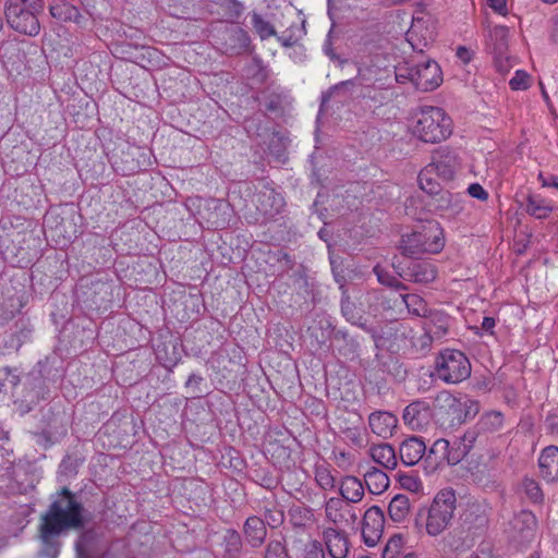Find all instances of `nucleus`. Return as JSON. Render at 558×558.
Instances as JSON below:
<instances>
[{
    "label": "nucleus",
    "mask_w": 558,
    "mask_h": 558,
    "mask_svg": "<svg viewBox=\"0 0 558 558\" xmlns=\"http://www.w3.org/2000/svg\"><path fill=\"white\" fill-rule=\"evenodd\" d=\"M52 501L47 511L40 517V524L45 525V534H63L70 530H82L89 518L76 495L68 487H62L51 496Z\"/></svg>",
    "instance_id": "1"
},
{
    "label": "nucleus",
    "mask_w": 558,
    "mask_h": 558,
    "mask_svg": "<svg viewBox=\"0 0 558 558\" xmlns=\"http://www.w3.org/2000/svg\"><path fill=\"white\" fill-rule=\"evenodd\" d=\"M456 508V492L452 488H444L436 494L427 511L420 510L415 523L418 525L421 519H425L426 532L432 536H437L450 524Z\"/></svg>",
    "instance_id": "2"
},
{
    "label": "nucleus",
    "mask_w": 558,
    "mask_h": 558,
    "mask_svg": "<svg viewBox=\"0 0 558 558\" xmlns=\"http://www.w3.org/2000/svg\"><path fill=\"white\" fill-rule=\"evenodd\" d=\"M445 246L444 231L438 223L423 226L421 230L401 238V254L410 258H420L423 254H437Z\"/></svg>",
    "instance_id": "3"
},
{
    "label": "nucleus",
    "mask_w": 558,
    "mask_h": 558,
    "mask_svg": "<svg viewBox=\"0 0 558 558\" xmlns=\"http://www.w3.org/2000/svg\"><path fill=\"white\" fill-rule=\"evenodd\" d=\"M413 134L425 143H439L451 134V119L438 107H424L416 114Z\"/></svg>",
    "instance_id": "4"
},
{
    "label": "nucleus",
    "mask_w": 558,
    "mask_h": 558,
    "mask_svg": "<svg viewBox=\"0 0 558 558\" xmlns=\"http://www.w3.org/2000/svg\"><path fill=\"white\" fill-rule=\"evenodd\" d=\"M252 202L255 206L254 213L246 214V220L254 225H265L278 216L284 205V198L268 182H263L256 189Z\"/></svg>",
    "instance_id": "5"
},
{
    "label": "nucleus",
    "mask_w": 558,
    "mask_h": 558,
    "mask_svg": "<svg viewBox=\"0 0 558 558\" xmlns=\"http://www.w3.org/2000/svg\"><path fill=\"white\" fill-rule=\"evenodd\" d=\"M437 377L446 384H459L471 376V363L459 350H444L435 361Z\"/></svg>",
    "instance_id": "6"
},
{
    "label": "nucleus",
    "mask_w": 558,
    "mask_h": 558,
    "mask_svg": "<svg viewBox=\"0 0 558 558\" xmlns=\"http://www.w3.org/2000/svg\"><path fill=\"white\" fill-rule=\"evenodd\" d=\"M49 379L44 376L43 366L33 368L22 380V387L16 392L21 405L25 412H29L41 400L49 397Z\"/></svg>",
    "instance_id": "7"
},
{
    "label": "nucleus",
    "mask_w": 558,
    "mask_h": 558,
    "mask_svg": "<svg viewBox=\"0 0 558 558\" xmlns=\"http://www.w3.org/2000/svg\"><path fill=\"white\" fill-rule=\"evenodd\" d=\"M39 14L41 13L25 8L17 2L5 1L4 3V16L8 25L13 31L23 35L35 37L39 34Z\"/></svg>",
    "instance_id": "8"
},
{
    "label": "nucleus",
    "mask_w": 558,
    "mask_h": 558,
    "mask_svg": "<svg viewBox=\"0 0 558 558\" xmlns=\"http://www.w3.org/2000/svg\"><path fill=\"white\" fill-rule=\"evenodd\" d=\"M217 41L223 53L240 56L251 51V38L243 28L231 25L218 32Z\"/></svg>",
    "instance_id": "9"
},
{
    "label": "nucleus",
    "mask_w": 558,
    "mask_h": 558,
    "mask_svg": "<svg viewBox=\"0 0 558 558\" xmlns=\"http://www.w3.org/2000/svg\"><path fill=\"white\" fill-rule=\"evenodd\" d=\"M490 508L485 502H473L462 514V527L472 536H483L489 524Z\"/></svg>",
    "instance_id": "10"
},
{
    "label": "nucleus",
    "mask_w": 558,
    "mask_h": 558,
    "mask_svg": "<svg viewBox=\"0 0 558 558\" xmlns=\"http://www.w3.org/2000/svg\"><path fill=\"white\" fill-rule=\"evenodd\" d=\"M357 86L375 88H389L392 81V71L387 68H380L377 64L362 63L357 66V73L354 77Z\"/></svg>",
    "instance_id": "11"
},
{
    "label": "nucleus",
    "mask_w": 558,
    "mask_h": 558,
    "mask_svg": "<svg viewBox=\"0 0 558 558\" xmlns=\"http://www.w3.org/2000/svg\"><path fill=\"white\" fill-rule=\"evenodd\" d=\"M433 408L435 414L440 418H445L450 426L462 422V401L449 391L438 392L434 399Z\"/></svg>",
    "instance_id": "12"
},
{
    "label": "nucleus",
    "mask_w": 558,
    "mask_h": 558,
    "mask_svg": "<svg viewBox=\"0 0 558 558\" xmlns=\"http://www.w3.org/2000/svg\"><path fill=\"white\" fill-rule=\"evenodd\" d=\"M434 416V408L422 399H417L403 410V422L413 430L426 428Z\"/></svg>",
    "instance_id": "13"
},
{
    "label": "nucleus",
    "mask_w": 558,
    "mask_h": 558,
    "mask_svg": "<svg viewBox=\"0 0 558 558\" xmlns=\"http://www.w3.org/2000/svg\"><path fill=\"white\" fill-rule=\"evenodd\" d=\"M385 526L384 511L378 506L368 508L363 517L362 537L364 543L373 547L381 538Z\"/></svg>",
    "instance_id": "14"
},
{
    "label": "nucleus",
    "mask_w": 558,
    "mask_h": 558,
    "mask_svg": "<svg viewBox=\"0 0 558 558\" xmlns=\"http://www.w3.org/2000/svg\"><path fill=\"white\" fill-rule=\"evenodd\" d=\"M414 86L423 92L437 88L442 82V73L439 64L434 60L415 63Z\"/></svg>",
    "instance_id": "15"
},
{
    "label": "nucleus",
    "mask_w": 558,
    "mask_h": 558,
    "mask_svg": "<svg viewBox=\"0 0 558 558\" xmlns=\"http://www.w3.org/2000/svg\"><path fill=\"white\" fill-rule=\"evenodd\" d=\"M537 520L535 515L527 510H522L510 521V537L519 545L530 543L535 533Z\"/></svg>",
    "instance_id": "16"
},
{
    "label": "nucleus",
    "mask_w": 558,
    "mask_h": 558,
    "mask_svg": "<svg viewBox=\"0 0 558 558\" xmlns=\"http://www.w3.org/2000/svg\"><path fill=\"white\" fill-rule=\"evenodd\" d=\"M427 166L433 167L440 179L450 181L459 167L458 156L449 147H440L433 153L432 161Z\"/></svg>",
    "instance_id": "17"
},
{
    "label": "nucleus",
    "mask_w": 558,
    "mask_h": 558,
    "mask_svg": "<svg viewBox=\"0 0 558 558\" xmlns=\"http://www.w3.org/2000/svg\"><path fill=\"white\" fill-rule=\"evenodd\" d=\"M323 539L331 558H347L350 542L344 531L327 527L323 532Z\"/></svg>",
    "instance_id": "18"
},
{
    "label": "nucleus",
    "mask_w": 558,
    "mask_h": 558,
    "mask_svg": "<svg viewBox=\"0 0 558 558\" xmlns=\"http://www.w3.org/2000/svg\"><path fill=\"white\" fill-rule=\"evenodd\" d=\"M244 542L253 549L262 547L267 537L265 521L257 515H250L242 529Z\"/></svg>",
    "instance_id": "19"
},
{
    "label": "nucleus",
    "mask_w": 558,
    "mask_h": 558,
    "mask_svg": "<svg viewBox=\"0 0 558 558\" xmlns=\"http://www.w3.org/2000/svg\"><path fill=\"white\" fill-rule=\"evenodd\" d=\"M426 451V445L421 437L412 436L403 440L399 448V457L401 462L407 466L418 463Z\"/></svg>",
    "instance_id": "20"
},
{
    "label": "nucleus",
    "mask_w": 558,
    "mask_h": 558,
    "mask_svg": "<svg viewBox=\"0 0 558 558\" xmlns=\"http://www.w3.org/2000/svg\"><path fill=\"white\" fill-rule=\"evenodd\" d=\"M340 289L342 291L340 302L342 316L352 325H356L368 332L373 331L365 323H362L364 310L362 308L361 303L352 300L343 284H341Z\"/></svg>",
    "instance_id": "21"
},
{
    "label": "nucleus",
    "mask_w": 558,
    "mask_h": 558,
    "mask_svg": "<svg viewBox=\"0 0 558 558\" xmlns=\"http://www.w3.org/2000/svg\"><path fill=\"white\" fill-rule=\"evenodd\" d=\"M541 476L548 483L558 481V447L544 448L538 458Z\"/></svg>",
    "instance_id": "22"
},
{
    "label": "nucleus",
    "mask_w": 558,
    "mask_h": 558,
    "mask_svg": "<svg viewBox=\"0 0 558 558\" xmlns=\"http://www.w3.org/2000/svg\"><path fill=\"white\" fill-rule=\"evenodd\" d=\"M368 424L374 434L383 438H388L392 436V432L398 424V418L390 412L378 411L369 415Z\"/></svg>",
    "instance_id": "23"
},
{
    "label": "nucleus",
    "mask_w": 558,
    "mask_h": 558,
    "mask_svg": "<svg viewBox=\"0 0 558 558\" xmlns=\"http://www.w3.org/2000/svg\"><path fill=\"white\" fill-rule=\"evenodd\" d=\"M404 279L416 283H429L437 277L435 266L427 262H412L404 270Z\"/></svg>",
    "instance_id": "24"
},
{
    "label": "nucleus",
    "mask_w": 558,
    "mask_h": 558,
    "mask_svg": "<svg viewBox=\"0 0 558 558\" xmlns=\"http://www.w3.org/2000/svg\"><path fill=\"white\" fill-rule=\"evenodd\" d=\"M448 448V440L439 438L434 441L432 447L425 451L424 465L427 473H433L437 469L446 465V452Z\"/></svg>",
    "instance_id": "25"
},
{
    "label": "nucleus",
    "mask_w": 558,
    "mask_h": 558,
    "mask_svg": "<svg viewBox=\"0 0 558 558\" xmlns=\"http://www.w3.org/2000/svg\"><path fill=\"white\" fill-rule=\"evenodd\" d=\"M436 172L433 167L426 166L421 170L417 177L420 187L429 195H440V199L449 202L451 195L448 191H442L439 182L433 177Z\"/></svg>",
    "instance_id": "26"
},
{
    "label": "nucleus",
    "mask_w": 558,
    "mask_h": 558,
    "mask_svg": "<svg viewBox=\"0 0 558 558\" xmlns=\"http://www.w3.org/2000/svg\"><path fill=\"white\" fill-rule=\"evenodd\" d=\"M426 318L428 320L426 323L425 329H426V333L430 338L440 339L447 333L448 327H449V316L448 315H446L442 312L430 311L427 314Z\"/></svg>",
    "instance_id": "27"
},
{
    "label": "nucleus",
    "mask_w": 558,
    "mask_h": 558,
    "mask_svg": "<svg viewBox=\"0 0 558 558\" xmlns=\"http://www.w3.org/2000/svg\"><path fill=\"white\" fill-rule=\"evenodd\" d=\"M372 459L388 470H393L398 464L395 448L389 444H379L371 448Z\"/></svg>",
    "instance_id": "28"
},
{
    "label": "nucleus",
    "mask_w": 558,
    "mask_h": 558,
    "mask_svg": "<svg viewBox=\"0 0 558 558\" xmlns=\"http://www.w3.org/2000/svg\"><path fill=\"white\" fill-rule=\"evenodd\" d=\"M340 494L349 502H359L364 496V485L355 476H344L341 481Z\"/></svg>",
    "instance_id": "29"
},
{
    "label": "nucleus",
    "mask_w": 558,
    "mask_h": 558,
    "mask_svg": "<svg viewBox=\"0 0 558 558\" xmlns=\"http://www.w3.org/2000/svg\"><path fill=\"white\" fill-rule=\"evenodd\" d=\"M364 483L371 494L379 495L389 487V477L383 470L371 468L364 474Z\"/></svg>",
    "instance_id": "30"
},
{
    "label": "nucleus",
    "mask_w": 558,
    "mask_h": 558,
    "mask_svg": "<svg viewBox=\"0 0 558 558\" xmlns=\"http://www.w3.org/2000/svg\"><path fill=\"white\" fill-rule=\"evenodd\" d=\"M410 513V500L407 495H396L388 505L389 518L397 523L403 522Z\"/></svg>",
    "instance_id": "31"
},
{
    "label": "nucleus",
    "mask_w": 558,
    "mask_h": 558,
    "mask_svg": "<svg viewBox=\"0 0 558 558\" xmlns=\"http://www.w3.org/2000/svg\"><path fill=\"white\" fill-rule=\"evenodd\" d=\"M52 17L62 22H80L82 14L78 9L69 2H57L49 7Z\"/></svg>",
    "instance_id": "32"
},
{
    "label": "nucleus",
    "mask_w": 558,
    "mask_h": 558,
    "mask_svg": "<svg viewBox=\"0 0 558 558\" xmlns=\"http://www.w3.org/2000/svg\"><path fill=\"white\" fill-rule=\"evenodd\" d=\"M39 538L43 547L39 555L44 558H57L60 553L61 542L58 539L61 534H45V525L39 524Z\"/></svg>",
    "instance_id": "33"
},
{
    "label": "nucleus",
    "mask_w": 558,
    "mask_h": 558,
    "mask_svg": "<svg viewBox=\"0 0 558 558\" xmlns=\"http://www.w3.org/2000/svg\"><path fill=\"white\" fill-rule=\"evenodd\" d=\"M357 86L355 78L345 80L339 82L331 87H329L326 92L322 94L320 109L319 112L323 111L324 106L335 96H350L354 87Z\"/></svg>",
    "instance_id": "34"
},
{
    "label": "nucleus",
    "mask_w": 558,
    "mask_h": 558,
    "mask_svg": "<svg viewBox=\"0 0 558 558\" xmlns=\"http://www.w3.org/2000/svg\"><path fill=\"white\" fill-rule=\"evenodd\" d=\"M289 138L281 132H272L269 136L267 148L269 154L278 161L287 160V147Z\"/></svg>",
    "instance_id": "35"
},
{
    "label": "nucleus",
    "mask_w": 558,
    "mask_h": 558,
    "mask_svg": "<svg viewBox=\"0 0 558 558\" xmlns=\"http://www.w3.org/2000/svg\"><path fill=\"white\" fill-rule=\"evenodd\" d=\"M20 381L21 378L17 374V368H11L9 366L0 367V393L11 391L13 396H16V392L20 391Z\"/></svg>",
    "instance_id": "36"
},
{
    "label": "nucleus",
    "mask_w": 558,
    "mask_h": 558,
    "mask_svg": "<svg viewBox=\"0 0 558 558\" xmlns=\"http://www.w3.org/2000/svg\"><path fill=\"white\" fill-rule=\"evenodd\" d=\"M222 545L225 553L230 558L239 557L243 548V539L241 534L234 529L226 530L222 537Z\"/></svg>",
    "instance_id": "37"
},
{
    "label": "nucleus",
    "mask_w": 558,
    "mask_h": 558,
    "mask_svg": "<svg viewBox=\"0 0 558 558\" xmlns=\"http://www.w3.org/2000/svg\"><path fill=\"white\" fill-rule=\"evenodd\" d=\"M401 299L409 312L415 316L427 317V314L430 312L428 310L426 302L417 294L407 293L401 294Z\"/></svg>",
    "instance_id": "38"
},
{
    "label": "nucleus",
    "mask_w": 558,
    "mask_h": 558,
    "mask_svg": "<svg viewBox=\"0 0 558 558\" xmlns=\"http://www.w3.org/2000/svg\"><path fill=\"white\" fill-rule=\"evenodd\" d=\"M252 26L262 40L276 35L275 27L256 12L252 13Z\"/></svg>",
    "instance_id": "39"
},
{
    "label": "nucleus",
    "mask_w": 558,
    "mask_h": 558,
    "mask_svg": "<svg viewBox=\"0 0 558 558\" xmlns=\"http://www.w3.org/2000/svg\"><path fill=\"white\" fill-rule=\"evenodd\" d=\"M525 210L529 215L537 219H544L551 211V207L545 205L544 201L538 199L535 196H529Z\"/></svg>",
    "instance_id": "40"
},
{
    "label": "nucleus",
    "mask_w": 558,
    "mask_h": 558,
    "mask_svg": "<svg viewBox=\"0 0 558 558\" xmlns=\"http://www.w3.org/2000/svg\"><path fill=\"white\" fill-rule=\"evenodd\" d=\"M522 488L524 490L525 496L533 502V504H541L544 500L543 492L538 485V483L533 480L525 477L522 481Z\"/></svg>",
    "instance_id": "41"
},
{
    "label": "nucleus",
    "mask_w": 558,
    "mask_h": 558,
    "mask_svg": "<svg viewBox=\"0 0 558 558\" xmlns=\"http://www.w3.org/2000/svg\"><path fill=\"white\" fill-rule=\"evenodd\" d=\"M264 558H289L284 542L280 539L269 541L265 549Z\"/></svg>",
    "instance_id": "42"
},
{
    "label": "nucleus",
    "mask_w": 558,
    "mask_h": 558,
    "mask_svg": "<svg viewBox=\"0 0 558 558\" xmlns=\"http://www.w3.org/2000/svg\"><path fill=\"white\" fill-rule=\"evenodd\" d=\"M395 81L400 84H404L405 82H411L414 85L415 78V64L405 63L404 65H399L393 71Z\"/></svg>",
    "instance_id": "43"
},
{
    "label": "nucleus",
    "mask_w": 558,
    "mask_h": 558,
    "mask_svg": "<svg viewBox=\"0 0 558 558\" xmlns=\"http://www.w3.org/2000/svg\"><path fill=\"white\" fill-rule=\"evenodd\" d=\"M466 454L465 446H461V444H453L452 446L448 441V448L446 452V464L456 465L458 464Z\"/></svg>",
    "instance_id": "44"
},
{
    "label": "nucleus",
    "mask_w": 558,
    "mask_h": 558,
    "mask_svg": "<svg viewBox=\"0 0 558 558\" xmlns=\"http://www.w3.org/2000/svg\"><path fill=\"white\" fill-rule=\"evenodd\" d=\"M342 507V500L339 498H330L326 502V517L328 520L332 521L333 523H338L342 520L343 515L341 514L340 510Z\"/></svg>",
    "instance_id": "45"
},
{
    "label": "nucleus",
    "mask_w": 558,
    "mask_h": 558,
    "mask_svg": "<svg viewBox=\"0 0 558 558\" xmlns=\"http://www.w3.org/2000/svg\"><path fill=\"white\" fill-rule=\"evenodd\" d=\"M93 538V532L84 531L75 542V553L77 558H89L88 556V544Z\"/></svg>",
    "instance_id": "46"
},
{
    "label": "nucleus",
    "mask_w": 558,
    "mask_h": 558,
    "mask_svg": "<svg viewBox=\"0 0 558 558\" xmlns=\"http://www.w3.org/2000/svg\"><path fill=\"white\" fill-rule=\"evenodd\" d=\"M81 462L77 458L66 456L59 465V472L65 476L76 475Z\"/></svg>",
    "instance_id": "47"
},
{
    "label": "nucleus",
    "mask_w": 558,
    "mask_h": 558,
    "mask_svg": "<svg viewBox=\"0 0 558 558\" xmlns=\"http://www.w3.org/2000/svg\"><path fill=\"white\" fill-rule=\"evenodd\" d=\"M401 547L402 537L400 535L390 537L383 550V558H396V556L400 553Z\"/></svg>",
    "instance_id": "48"
},
{
    "label": "nucleus",
    "mask_w": 558,
    "mask_h": 558,
    "mask_svg": "<svg viewBox=\"0 0 558 558\" xmlns=\"http://www.w3.org/2000/svg\"><path fill=\"white\" fill-rule=\"evenodd\" d=\"M387 88H375V86L361 87L359 97L365 100H371L374 104L383 102L381 90H386Z\"/></svg>",
    "instance_id": "49"
},
{
    "label": "nucleus",
    "mask_w": 558,
    "mask_h": 558,
    "mask_svg": "<svg viewBox=\"0 0 558 558\" xmlns=\"http://www.w3.org/2000/svg\"><path fill=\"white\" fill-rule=\"evenodd\" d=\"M398 481L402 488L416 493L422 488L421 481L412 474H399Z\"/></svg>",
    "instance_id": "50"
},
{
    "label": "nucleus",
    "mask_w": 558,
    "mask_h": 558,
    "mask_svg": "<svg viewBox=\"0 0 558 558\" xmlns=\"http://www.w3.org/2000/svg\"><path fill=\"white\" fill-rule=\"evenodd\" d=\"M264 515H265V520H264L265 523L268 524L270 527L279 526L280 524L283 523V520H284L283 511L280 509H277V508H272V509L266 508Z\"/></svg>",
    "instance_id": "51"
},
{
    "label": "nucleus",
    "mask_w": 558,
    "mask_h": 558,
    "mask_svg": "<svg viewBox=\"0 0 558 558\" xmlns=\"http://www.w3.org/2000/svg\"><path fill=\"white\" fill-rule=\"evenodd\" d=\"M302 558H325L323 544L318 541L308 542L304 547Z\"/></svg>",
    "instance_id": "52"
},
{
    "label": "nucleus",
    "mask_w": 558,
    "mask_h": 558,
    "mask_svg": "<svg viewBox=\"0 0 558 558\" xmlns=\"http://www.w3.org/2000/svg\"><path fill=\"white\" fill-rule=\"evenodd\" d=\"M266 111L278 114L282 112V97L278 94H269L264 101Z\"/></svg>",
    "instance_id": "53"
},
{
    "label": "nucleus",
    "mask_w": 558,
    "mask_h": 558,
    "mask_svg": "<svg viewBox=\"0 0 558 558\" xmlns=\"http://www.w3.org/2000/svg\"><path fill=\"white\" fill-rule=\"evenodd\" d=\"M529 74L524 71H517L514 76L509 81V86L513 90H523L529 87Z\"/></svg>",
    "instance_id": "54"
},
{
    "label": "nucleus",
    "mask_w": 558,
    "mask_h": 558,
    "mask_svg": "<svg viewBox=\"0 0 558 558\" xmlns=\"http://www.w3.org/2000/svg\"><path fill=\"white\" fill-rule=\"evenodd\" d=\"M462 410L464 413L462 414V422L466 418H473L480 411V403L473 399H465L462 401Z\"/></svg>",
    "instance_id": "55"
},
{
    "label": "nucleus",
    "mask_w": 558,
    "mask_h": 558,
    "mask_svg": "<svg viewBox=\"0 0 558 558\" xmlns=\"http://www.w3.org/2000/svg\"><path fill=\"white\" fill-rule=\"evenodd\" d=\"M421 27V21H416L414 22L410 29L408 31L407 33V40L409 41V44L412 46V48L414 50H420V51H423V48H421V43L417 38V35H418V28Z\"/></svg>",
    "instance_id": "56"
},
{
    "label": "nucleus",
    "mask_w": 558,
    "mask_h": 558,
    "mask_svg": "<svg viewBox=\"0 0 558 558\" xmlns=\"http://www.w3.org/2000/svg\"><path fill=\"white\" fill-rule=\"evenodd\" d=\"M373 271L381 284L389 287L395 282L396 277L392 276L389 271L385 270L380 265H376L373 268Z\"/></svg>",
    "instance_id": "57"
},
{
    "label": "nucleus",
    "mask_w": 558,
    "mask_h": 558,
    "mask_svg": "<svg viewBox=\"0 0 558 558\" xmlns=\"http://www.w3.org/2000/svg\"><path fill=\"white\" fill-rule=\"evenodd\" d=\"M203 381V377L196 374H191L185 383V387L192 390L194 397L201 393L199 385Z\"/></svg>",
    "instance_id": "58"
},
{
    "label": "nucleus",
    "mask_w": 558,
    "mask_h": 558,
    "mask_svg": "<svg viewBox=\"0 0 558 558\" xmlns=\"http://www.w3.org/2000/svg\"><path fill=\"white\" fill-rule=\"evenodd\" d=\"M316 481L318 485L324 489L333 487L335 480L328 471L318 472L316 475Z\"/></svg>",
    "instance_id": "59"
},
{
    "label": "nucleus",
    "mask_w": 558,
    "mask_h": 558,
    "mask_svg": "<svg viewBox=\"0 0 558 558\" xmlns=\"http://www.w3.org/2000/svg\"><path fill=\"white\" fill-rule=\"evenodd\" d=\"M468 193L480 201H486L488 198V193L483 189V186L478 183H472L468 187Z\"/></svg>",
    "instance_id": "60"
},
{
    "label": "nucleus",
    "mask_w": 558,
    "mask_h": 558,
    "mask_svg": "<svg viewBox=\"0 0 558 558\" xmlns=\"http://www.w3.org/2000/svg\"><path fill=\"white\" fill-rule=\"evenodd\" d=\"M23 7L29 8L34 10L35 12H44L45 9V1L44 0H20Z\"/></svg>",
    "instance_id": "61"
},
{
    "label": "nucleus",
    "mask_w": 558,
    "mask_h": 558,
    "mask_svg": "<svg viewBox=\"0 0 558 558\" xmlns=\"http://www.w3.org/2000/svg\"><path fill=\"white\" fill-rule=\"evenodd\" d=\"M487 4L499 14L507 13L506 0H487Z\"/></svg>",
    "instance_id": "62"
},
{
    "label": "nucleus",
    "mask_w": 558,
    "mask_h": 558,
    "mask_svg": "<svg viewBox=\"0 0 558 558\" xmlns=\"http://www.w3.org/2000/svg\"><path fill=\"white\" fill-rule=\"evenodd\" d=\"M550 22L551 29L549 34V39L553 44L558 45V13L551 17Z\"/></svg>",
    "instance_id": "63"
},
{
    "label": "nucleus",
    "mask_w": 558,
    "mask_h": 558,
    "mask_svg": "<svg viewBox=\"0 0 558 558\" xmlns=\"http://www.w3.org/2000/svg\"><path fill=\"white\" fill-rule=\"evenodd\" d=\"M228 8L233 12L234 16L239 17L243 11V4L238 0H227Z\"/></svg>",
    "instance_id": "64"
}]
</instances>
